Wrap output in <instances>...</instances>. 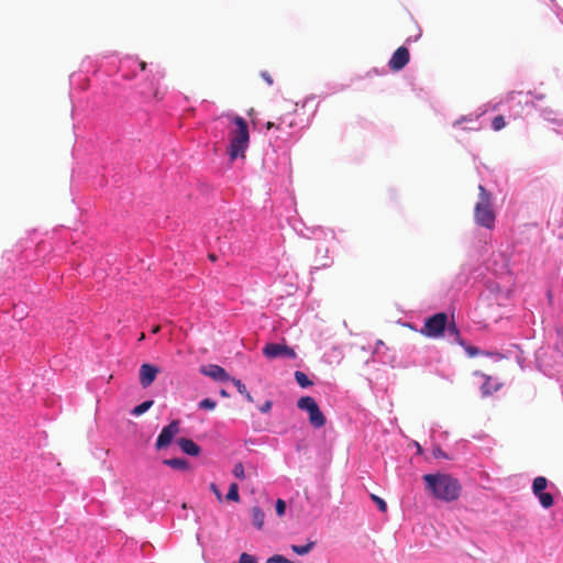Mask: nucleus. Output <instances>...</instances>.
I'll use <instances>...</instances> for the list:
<instances>
[{
	"instance_id": "f257e3e1",
	"label": "nucleus",
	"mask_w": 563,
	"mask_h": 563,
	"mask_svg": "<svg viewBox=\"0 0 563 563\" xmlns=\"http://www.w3.org/2000/svg\"><path fill=\"white\" fill-rule=\"evenodd\" d=\"M422 478L426 490L439 500L451 503L461 496L462 485L457 478L450 474H426Z\"/></svg>"
},
{
	"instance_id": "f03ea898",
	"label": "nucleus",
	"mask_w": 563,
	"mask_h": 563,
	"mask_svg": "<svg viewBox=\"0 0 563 563\" xmlns=\"http://www.w3.org/2000/svg\"><path fill=\"white\" fill-rule=\"evenodd\" d=\"M232 122L235 128L232 129L229 133V147L228 154L231 161H234L239 157L245 158V151L250 144V132L246 121L240 117L235 115L232 118Z\"/></svg>"
},
{
	"instance_id": "7ed1b4c3",
	"label": "nucleus",
	"mask_w": 563,
	"mask_h": 563,
	"mask_svg": "<svg viewBox=\"0 0 563 563\" xmlns=\"http://www.w3.org/2000/svg\"><path fill=\"white\" fill-rule=\"evenodd\" d=\"M478 201L474 208L475 222L486 229H492L495 225V212L492 206V196L483 185L478 186Z\"/></svg>"
},
{
	"instance_id": "20e7f679",
	"label": "nucleus",
	"mask_w": 563,
	"mask_h": 563,
	"mask_svg": "<svg viewBox=\"0 0 563 563\" xmlns=\"http://www.w3.org/2000/svg\"><path fill=\"white\" fill-rule=\"evenodd\" d=\"M448 325V314L439 312L426 319L420 333L427 338H440L443 335Z\"/></svg>"
},
{
	"instance_id": "39448f33",
	"label": "nucleus",
	"mask_w": 563,
	"mask_h": 563,
	"mask_svg": "<svg viewBox=\"0 0 563 563\" xmlns=\"http://www.w3.org/2000/svg\"><path fill=\"white\" fill-rule=\"evenodd\" d=\"M297 407L308 412L309 422L314 428H321L325 424V417L321 412L314 398L310 396H303L297 401Z\"/></svg>"
},
{
	"instance_id": "423d86ee",
	"label": "nucleus",
	"mask_w": 563,
	"mask_h": 563,
	"mask_svg": "<svg viewBox=\"0 0 563 563\" xmlns=\"http://www.w3.org/2000/svg\"><path fill=\"white\" fill-rule=\"evenodd\" d=\"M263 354L269 358H278V357H286L294 360L296 358L297 354L295 350L287 344H280V343H267L263 347Z\"/></svg>"
},
{
	"instance_id": "0eeeda50",
	"label": "nucleus",
	"mask_w": 563,
	"mask_h": 563,
	"mask_svg": "<svg viewBox=\"0 0 563 563\" xmlns=\"http://www.w3.org/2000/svg\"><path fill=\"white\" fill-rule=\"evenodd\" d=\"M179 431L180 421L173 420L168 426L162 429L161 433L157 437L155 448L157 450L167 448L172 443L173 439L179 433Z\"/></svg>"
},
{
	"instance_id": "6e6552de",
	"label": "nucleus",
	"mask_w": 563,
	"mask_h": 563,
	"mask_svg": "<svg viewBox=\"0 0 563 563\" xmlns=\"http://www.w3.org/2000/svg\"><path fill=\"white\" fill-rule=\"evenodd\" d=\"M409 59L410 54L408 48L400 46L394 52L391 58L388 62V66L391 70L399 71L409 63Z\"/></svg>"
},
{
	"instance_id": "1a4fd4ad",
	"label": "nucleus",
	"mask_w": 563,
	"mask_h": 563,
	"mask_svg": "<svg viewBox=\"0 0 563 563\" xmlns=\"http://www.w3.org/2000/svg\"><path fill=\"white\" fill-rule=\"evenodd\" d=\"M159 369L157 366L145 363L140 367L139 379L143 388H147L156 379Z\"/></svg>"
},
{
	"instance_id": "9d476101",
	"label": "nucleus",
	"mask_w": 563,
	"mask_h": 563,
	"mask_svg": "<svg viewBox=\"0 0 563 563\" xmlns=\"http://www.w3.org/2000/svg\"><path fill=\"white\" fill-rule=\"evenodd\" d=\"M200 372L203 375L211 377L216 380L229 382L231 379L230 375L225 372V369L217 364H209L207 366H202L200 368Z\"/></svg>"
},
{
	"instance_id": "9b49d317",
	"label": "nucleus",
	"mask_w": 563,
	"mask_h": 563,
	"mask_svg": "<svg viewBox=\"0 0 563 563\" xmlns=\"http://www.w3.org/2000/svg\"><path fill=\"white\" fill-rule=\"evenodd\" d=\"M474 375L481 376L484 379V383L481 386V390H482L483 396H485V397L493 395L494 393L499 390L500 387L503 386V384L498 383V382L492 383L493 377L489 375H486L479 371L474 372Z\"/></svg>"
},
{
	"instance_id": "f8f14e48",
	"label": "nucleus",
	"mask_w": 563,
	"mask_h": 563,
	"mask_svg": "<svg viewBox=\"0 0 563 563\" xmlns=\"http://www.w3.org/2000/svg\"><path fill=\"white\" fill-rule=\"evenodd\" d=\"M176 442L184 453L190 456H198L200 454V446L196 444L191 439L179 438Z\"/></svg>"
},
{
	"instance_id": "ddd939ff",
	"label": "nucleus",
	"mask_w": 563,
	"mask_h": 563,
	"mask_svg": "<svg viewBox=\"0 0 563 563\" xmlns=\"http://www.w3.org/2000/svg\"><path fill=\"white\" fill-rule=\"evenodd\" d=\"M163 463L165 465L170 466L172 468L179 470V471H187L189 468V463L184 459H167L164 460Z\"/></svg>"
},
{
	"instance_id": "4468645a",
	"label": "nucleus",
	"mask_w": 563,
	"mask_h": 563,
	"mask_svg": "<svg viewBox=\"0 0 563 563\" xmlns=\"http://www.w3.org/2000/svg\"><path fill=\"white\" fill-rule=\"evenodd\" d=\"M251 515H252L253 525L257 529H262L264 526V519H265V514L263 512V510L260 507L255 506L251 509Z\"/></svg>"
},
{
	"instance_id": "2eb2a0df",
	"label": "nucleus",
	"mask_w": 563,
	"mask_h": 563,
	"mask_svg": "<svg viewBox=\"0 0 563 563\" xmlns=\"http://www.w3.org/2000/svg\"><path fill=\"white\" fill-rule=\"evenodd\" d=\"M548 486V479L543 476H538L533 479L532 492L534 495L541 494Z\"/></svg>"
},
{
	"instance_id": "dca6fc26",
	"label": "nucleus",
	"mask_w": 563,
	"mask_h": 563,
	"mask_svg": "<svg viewBox=\"0 0 563 563\" xmlns=\"http://www.w3.org/2000/svg\"><path fill=\"white\" fill-rule=\"evenodd\" d=\"M294 375L296 382L300 387L307 388L312 386L313 383L308 378V376L303 372L296 371Z\"/></svg>"
},
{
	"instance_id": "f3484780",
	"label": "nucleus",
	"mask_w": 563,
	"mask_h": 563,
	"mask_svg": "<svg viewBox=\"0 0 563 563\" xmlns=\"http://www.w3.org/2000/svg\"><path fill=\"white\" fill-rule=\"evenodd\" d=\"M541 504V506L545 509L553 506V496L550 493L542 492L541 494L536 495Z\"/></svg>"
},
{
	"instance_id": "a211bd4d",
	"label": "nucleus",
	"mask_w": 563,
	"mask_h": 563,
	"mask_svg": "<svg viewBox=\"0 0 563 563\" xmlns=\"http://www.w3.org/2000/svg\"><path fill=\"white\" fill-rule=\"evenodd\" d=\"M313 547L314 542H309L305 545L292 544L291 550L298 555H306L312 550Z\"/></svg>"
},
{
	"instance_id": "6ab92c4d",
	"label": "nucleus",
	"mask_w": 563,
	"mask_h": 563,
	"mask_svg": "<svg viewBox=\"0 0 563 563\" xmlns=\"http://www.w3.org/2000/svg\"><path fill=\"white\" fill-rule=\"evenodd\" d=\"M153 404H154L153 400H146V401L140 404L139 406L133 408L132 415H134V416L143 415L145 411H147L153 406Z\"/></svg>"
},
{
	"instance_id": "aec40b11",
	"label": "nucleus",
	"mask_w": 563,
	"mask_h": 563,
	"mask_svg": "<svg viewBox=\"0 0 563 563\" xmlns=\"http://www.w3.org/2000/svg\"><path fill=\"white\" fill-rule=\"evenodd\" d=\"M227 499L238 503L240 500L239 486L236 483H232L229 487Z\"/></svg>"
},
{
	"instance_id": "412c9836",
	"label": "nucleus",
	"mask_w": 563,
	"mask_h": 563,
	"mask_svg": "<svg viewBox=\"0 0 563 563\" xmlns=\"http://www.w3.org/2000/svg\"><path fill=\"white\" fill-rule=\"evenodd\" d=\"M506 126V121L503 115H496L492 121V129L494 131H500Z\"/></svg>"
},
{
	"instance_id": "4be33fe9",
	"label": "nucleus",
	"mask_w": 563,
	"mask_h": 563,
	"mask_svg": "<svg viewBox=\"0 0 563 563\" xmlns=\"http://www.w3.org/2000/svg\"><path fill=\"white\" fill-rule=\"evenodd\" d=\"M216 406H217L216 401L210 398L202 399L198 404V407L200 409H206V410H213L216 408Z\"/></svg>"
},
{
	"instance_id": "5701e85b",
	"label": "nucleus",
	"mask_w": 563,
	"mask_h": 563,
	"mask_svg": "<svg viewBox=\"0 0 563 563\" xmlns=\"http://www.w3.org/2000/svg\"><path fill=\"white\" fill-rule=\"evenodd\" d=\"M371 498L377 505L378 509L382 512H386L387 511V504H386V501L383 498H380V497H378V496H376L374 494L371 495Z\"/></svg>"
},
{
	"instance_id": "b1692460",
	"label": "nucleus",
	"mask_w": 563,
	"mask_h": 563,
	"mask_svg": "<svg viewBox=\"0 0 563 563\" xmlns=\"http://www.w3.org/2000/svg\"><path fill=\"white\" fill-rule=\"evenodd\" d=\"M233 475L239 479L245 478L244 466L241 462L236 463L233 467Z\"/></svg>"
},
{
	"instance_id": "393cba45",
	"label": "nucleus",
	"mask_w": 563,
	"mask_h": 563,
	"mask_svg": "<svg viewBox=\"0 0 563 563\" xmlns=\"http://www.w3.org/2000/svg\"><path fill=\"white\" fill-rule=\"evenodd\" d=\"M266 563H294L292 561L286 559L283 555L276 554L269 558Z\"/></svg>"
},
{
	"instance_id": "a878e982",
	"label": "nucleus",
	"mask_w": 563,
	"mask_h": 563,
	"mask_svg": "<svg viewBox=\"0 0 563 563\" xmlns=\"http://www.w3.org/2000/svg\"><path fill=\"white\" fill-rule=\"evenodd\" d=\"M275 509H276V514L279 517L284 516L285 511H286V503L283 499H277Z\"/></svg>"
},
{
	"instance_id": "bb28decb",
	"label": "nucleus",
	"mask_w": 563,
	"mask_h": 563,
	"mask_svg": "<svg viewBox=\"0 0 563 563\" xmlns=\"http://www.w3.org/2000/svg\"><path fill=\"white\" fill-rule=\"evenodd\" d=\"M234 386L236 387L238 391L241 394V395H244L246 394V387L245 385L240 380V379H236V378H232L230 379Z\"/></svg>"
},
{
	"instance_id": "cd10ccee",
	"label": "nucleus",
	"mask_w": 563,
	"mask_h": 563,
	"mask_svg": "<svg viewBox=\"0 0 563 563\" xmlns=\"http://www.w3.org/2000/svg\"><path fill=\"white\" fill-rule=\"evenodd\" d=\"M239 563H256V560L253 555L247 553H242L239 559Z\"/></svg>"
},
{
	"instance_id": "c85d7f7f",
	"label": "nucleus",
	"mask_w": 563,
	"mask_h": 563,
	"mask_svg": "<svg viewBox=\"0 0 563 563\" xmlns=\"http://www.w3.org/2000/svg\"><path fill=\"white\" fill-rule=\"evenodd\" d=\"M445 330H448V332H449L450 334L455 335L456 338H459V336H460L459 329L456 328V325H455V323H454V322H453V323H449V322H448V325H446V329H445Z\"/></svg>"
},
{
	"instance_id": "c756f323",
	"label": "nucleus",
	"mask_w": 563,
	"mask_h": 563,
	"mask_svg": "<svg viewBox=\"0 0 563 563\" xmlns=\"http://www.w3.org/2000/svg\"><path fill=\"white\" fill-rule=\"evenodd\" d=\"M272 407H273V401L272 400H266L261 407H260V411L263 412V413H268L271 410H272Z\"/></svg>"
},
{
	"instance_id": "7c9ffc66",
	"label": "nucleus",
	"mask_w": 563,
	"mask_h": 563,
	"mask_svg": "<svg viewBox=\"0 0 563 563\" xmlns=\"http://www.w3.org/2000/svg\"><path fill=\"white\" fill-rule=\"evenodd\" d=\"M465 351H466L467 355L471 357H474V356L481 354V351L476 346H467L465 349Z\"/></svg>"
},
{
	"instance_id": "2f4dec72",
	"label": "nucleus",
	"mask_w": 563,
	"mask_h": 563,
	"mask_svg": "<svg viewBox=\"0 0 563 563\" xmlns=\"http://www.w3.org/2000/svg\"><path fill=\"white\" fill-rule=\"evenodd\" d=\"M210 489L213 492V494L216 495L217 499L219 501H221L222 500V494H221V492L219 490V488L217 487V485L214 483L210 484Z\"/></svg>"
},
{
	"instance_id": "473e14b6",
	"label": "nucleus",
	"mask_w": 563,
	"mask_h": 563,
	"mask_svg": "<svg viewBox=\"0 0 563 563\" xmlns=\"http://www.w3.org/2000/svg\"><path fill=\"white\" fill-rule=\"evenodd\" d=\"M261 77L268 84V85H273V78L272 76L269 75V73L267 71H262L261 73Z\"/></svg>"
},
{
	"instance_id": "72a5a7b5",
	"label": "nucleus",
	"mask_w": 563,
	"mask_h": 563,
	"mask_svg": "<svg viewBox=\"0 0 563 563\" xmlns=\"http://www.w3.org/2000/svg\"><path fill=\"white\" fill-rule=\"evenodd\" d=\"M243 396L245 397V399H246L249 402H253V401H254V399H253L252 395H251L249 391H246V394H244Z\"/></svg>"
},
{
	"instance_id": "f704fd0d",
	"label": "nucleus",
	"mask_w": 563,
	"mask_h": 563,
	"mask_svg": "<svg viewBox=\"0 0 563 563\" xmlns=\"http://www.w3.org/2000/svg\"><path fill=\"white\" fill-rule=\"evenodd\" d=\"M272 128H278V126H277L274 122L268 121V122L266 123V129H267V130H269V129H272Z\"/></svg>"
},
{
	"instance_id": "c9c22d12",
	"label": "nucleus",
	"mask_w": 563,
	"mask_h": 563,
	"mask_svg": "<svg viewBox=\"0 0 563 563\" xmlns=\"http://www.w3.org/2000/svg\"><path fill=\"white\" fill-rule=\"evenodd\" d=\"M161 331V325H155L153 329H152V333H158Z\"/></svg>"
},
{
	"instance_id": "e433bc0d",
	"label": "nucleus",
	"mask_w": 563,
	"mask_h": 563,
	"mask_svg": "<svg viewBox=\"0 0 563 563\" xmlns=\"http://www.w3.org/2000/svg\"><path fill=\"white\" fill-rule=\"evenodd\" d=\"M220 395H221L222 397H228V396H229V394H228V393H227V390H224V389H221V390H220Z\"/></svg>"
},
{
	"instance_id": "4c0bfd02",
	"label": "nucleus",
	"mask_w": 563,
	"mask_h": 563,
	"mask_svg": "<svg viewBox=\"0 0 563 563\" xmlns=\"http://www.w3.org/2000/svg\"><path fill=\"white\" fill-rule=\"evenodd\" d=\"M140 67H141V69H142V70H145V68H146V63H145V62H141V63H140Z\"/></svg>"
},
{
	"instance_id": "58836bf2",
	"label": "nucleus",
	"mask_w": 563,
	"mask_h": 563,
	"mask_svg": "<svg viewBox=\"0 0 563 563\" xmlns=\"http://www.w3.org/2000/svg\"><path fill=\"white\" fill-rule=\"evenodd\" d=\"M209 258H210L212 262H214V261L217 260V256H216L214 254H210V255H209Z\"/></svg>"
},
{
	"instance_id": "ea45409f",
	"label": "nucleus",
	"mask_w": 563,
	"mask_h": 563,
	"mask_svg": "<svg viewBox=\"0 0 563 563\" xmlns=\"http://www.w3.org/2000/svg\"><path fill=\"white\" fill-rule=\"evenodd\" d=\"M144 339H145V334H144V333H141V335H140V339H139V340H140V341H142V340H144Z\"/></svg>"
}]
</instances>
